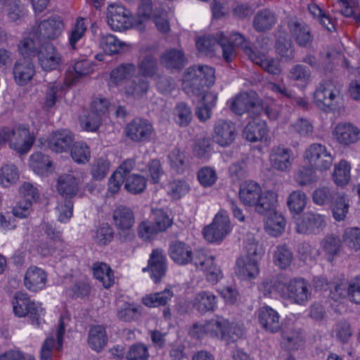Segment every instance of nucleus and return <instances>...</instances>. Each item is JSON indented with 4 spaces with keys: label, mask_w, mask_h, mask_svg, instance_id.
Returning a JSON list of instances; mask_svg holds the SVG:
<instances>
[{
    "label": "nucleus",
    "mask_w": 360,
    "mask_h": 360,
    "mask_svg": "<svg viewBox=\"0 0 360 360\" xmlns=\"http://www.w3.org/2000/svg\"><path fill=\"white\" fill-rule=\"evenodd\" d=\"M239 197L245 205L254 206L255 211L260 214L272 212L276 203V195L274 192H262L260 186L252 181L241 185Z\"/></svg>",
    "instance_id": "f257e3e1"
},
{
    "label": "nucleus",
    "mask_w": 360,
    "mask_h": 360,
    "mask_svg": "<svg viewBox=\"0 0 360 360\" xmlns=\"http://www.w3.org/2000/svg\"><path fill=\"white\" fill-rule=\"evenodd\" d=\"M214 70L208 65H193L186 70L183 76L184 88L197 96L215 82Z\"/></svg>",
    "instance_id": "f03ea898"
},
{
    "label": "nucleus",
    "mask_w": 360,
    "mask_h": 360,
    "mask_svg": "<svg viewBox=\"0 0 360 360\" xmlns=\"http://www.w3.org/2000/svg\"><path fill=\"white\" fill-rule=\"evenodd\" d=\"M34 136L24 125H18L10 129L3 128L0 130V145L8 142L10 148L20 154L27 153L34 143Z\"/></svg>",
    "instance_id": "7ed1b4c3"
},
{
    "label": "nucleus",
    "mask_w": 360,
    "mask_h": 360,
    "mask_svg": "<svg viewBox=\"0 0 360 360\" xmlns=\"http://www.w3.org/2000/svg\"><path fill=\"white\" fill-rule=\"evenodd\" d=\"M281 278V275L278 277L274 285L282 296L288 297L298 304H304L309 301L311 297L310 286L304 279L295 278L285 283Z\"/></svg>",
    "instance_id": "20e7f679"
},
{
    "label": "nucleus",
    "mask_w": 360,
    "mask_h": 360,
    "mask_svg": "<svg viewBox=\"0 0 360 360\" xmlns=\"http://www.w3.org/2000/svg\"><path fill=\"white\" fill-rule=\"evenodd\" d=\"M12 304L13 312L16 316L19 317L29 316L33 324L40 326L43 321L41 316L44 310L39 305L32 301L26 292H16Z\"/></svg>",
    "instance_id": "39448f33"
},
{
    "label": "nucleus",
    "mask_w": 360,
    "mask_h": 360,
    "mask_svg": "<svg viewBox=\"0 0 360 360\" xmlns=\"http://www.w3.org/2000/svg\"><path fill=\"white\" fill-rule=\"evenodd\" d=\"M198 50L206 56H211L217 48L222 50L223 58L226 62H230L233 58V49L229 44H226V37L222 32L217 33L216 37L204 36L196 41Z\"/></svg>",
    "instance_id": "423d86ee"
},
{
    "label": "nucleus",
    "mask_w": 360,
    "mask_h": 360,
    "mask_svg": "<svg viewBox=\"0 0 360 360\" xmlns=\"http://www.w3.org/2000/svg\"><path fill=\"white\" fill-rule=\"evenodd\" d=\"M340 90L332 80L321 82L314 94V102L321 110L329 112L337 107Z\"/></svg>",
    "instance_id": "0eeeda50"
},
{
    "label": "nucleus",
    "mask_w": 360,
    "mask_h": 360,
    "mask_svg": "<svg viewBox=\"0 0 360 360\" xmlns=\"http://www.w3.org/2000/svg\"><path fill=\"white\" fill-rule=\"evenodd\" d=\"M231 110L237 115L248 112L257 117L263 112L264 106L262 100L255 92H244L238 94L231 102Z\"/></svg>",
    "instance_id": "6e6552de"
},
{
    "label": "nucleus",
    "mask_w": 360,
    "mask_h": 360,
    "mask_svg": "<svg viewBox=\"0 0 360 360\" xmlns=\"http://www.w3.org/2000/svg\"><path fill=\"white\" fill-rule=\"evenodd\" d=\"M112 219L120 240L122 242L132 240L134 236L132 229L134 216L132 210L126 206L120 205L114 210Z\"/></svg>",
    "instance_id": "1a4fd4ad"
},
{
    "label": "nucleus",
    "mask_w": 360,
    "mask_h": 360,
    "mask_svg": "<svg viewBox=\"0 0 360 360\" xmlns=\"http://www.w3.org/2000/svg\"><path fill=\"white\" fill-rule=\"evenodd\" d=\"M304 157L314 169L326 171L333 162V157L326 147L321 143H312L304 151Z\"/></svg>",
    "instance_id": "9d476101"
},
{
    "label": "nucleus",
    "mask_w": 360,
    "mask_h": 360,
    "mask_svg": "<svg viewBox=\"0 0 360 360\" xmlns=\"http://www.w3.org/2000/svg\"><path fill=\"white\" fill-rule=\"evenodd\" d=\"M229 217L225 211H220L216 215L211 224L203 229V236L210 243L221 241L230 231Z\"/></svg>",
    "instance_id": "9b49d317"
},
{
    "label": "nucleus",
    "mask_w": 360,
    "mask_h": 360,
    "mask_svg": "<svg viewBox=\"0 0 360 360\" xmlns=\"http://www.w3.org/2000/svg\"><path fill=\"white\" fill-rule=\"evenodd\" d=\"M154 129L151 122L146 119L136 118L128 123L124 129L127 138L136 143L150 141Z\"/></svg>",
    "instance_id": "f8f14e48"
},
{
    "label": "nucleus",
    "mask_w": 360,
    "mask_h": 360,
    "mask_svg": "<svg viewBox=\"0 0 360 360\" xmlns=\"http://www.w3.org/2000/svg\"><path fill=\"white\" fill-rule=\"evenodd\" d=\"M64 29L63 18L57 15L41 21L37 29L34 31L39 42L53 40L58 38Z\"/></svg>",
    "instance_id": "ddd939ff"
},
{
    "label": "nucleus",
    "mask_w": 360,
    "mask_h": 360,
    "mask_svg": "<svg viewBox=\"0 0 360 360\" xmlns=\"http://www.w3.org/2000/svg\"><path fill=\"white\" fill-rule=\"evenodd\" d=\"M287 27L295 41L301 47H310L314 40L309 27L296 16L288 18Z\"/></svg>",
    "instance_id": "4468645a"
},
{
    "label": "nucleus",
    "mask_w": 360,
    "mask_h": 360,
    "mask_svg": "<svg viewBox=\"0 0 360 360\" xmlns=\"http://www.w3.org/2000/svg\"><path fill=\"white\" fill-rule=\"evenodd\" d=\"M326 226V222L323 215L314 212H307L297 219L296 231L302 234H318Z\"/></svg>",
    "instance_id": "2eb2a0df"
},
{
    "label": "nucleus",
    "mask_w": 360,
    "mask_h": 360,
    "mask_svg": "<svg viewBox=\"0 0 360 360\" xmlns=\"http://www.w3.org/2000/svg\"><path fill=\"white\" fill-rule=\"evenodd\" d=\"M194 265L204 272L206 280L213 285L223 276L221 270L215 264L213 256H208L202 252H196Z\"/></svg>",
    "instance_id": "dca6fc26"
},
{
    "label": "nucleus",
    "mask_w": 360,
    "mask_h": 360,
    "mask_svg": "<svg viewBox=\"0 0 360 360\" xmlns=\"http://www.w3.org/2000/svg\"><path fill=\"white\" fill-rule=\"evenodd\" d=\"M39 63L45 71L58 69L62 61L60 53L49 42H44L39 47L37 52Z\"/></svg>",
    "instance_id": "f3484780"
},
{
    "label": "nucleus",
    "mask_w": 360,
    "mask_h": 360,
    "mask_svg": "<svg viewBox=\"0 0 360 360\" xmlns=\"http://www.w3.org/2000/svg\"><path fill=\"white\" fill-rule=\"evenodd\" d=\"M269 160L275 170L288 172L293 162V153L291 149L282 145L276 146L271 149Z\"/></svg>",
    "instance_id": "a211bd4d"
},
{
    "label": "nucleus",
    "mask_w": 360,
    "mask_h": 360,
    "mask_svg": "<svg viewBox=\"0 0 360 360\" xmlns=\"http://www.w3.org/2000/svg\"><path fill=\"white\" fill-rule=\"evenodd\" d=\"M106 15L108 23L114 30H124L129 28L132 25L129 12L120 5H110L107 9Z\"/></svg>",
    "instance_id": "6ab92c4d"
},
{
    "label": "nucleus",
    "mask_w": 360,
    "mask_h": 360,
    "mask_svg": "<svg viewBox=\"0 0 360 360\" xmlns=\"http://www.w3.org/2000/svg\"><path fill=\"white\" fill-rule=\"evenodd\" d=\"M306 333L297 326L285 328L281 334V346L285 349L292 352L300 349L305 343Z\"/></svg>",
    "instance_id": "aec40b11"
},
{
    "label": "nucleus",
    "mask_w": 360,
    "mask_h": 360,
    "mask_svg": "<svg viewBox=\"0 0 360 360\" xmlns=\"http://www.w3.org/2000/svg\"><path fill=\"white\" fill-rule=\"evenodd\" d=\"M244 53L255 64L273 75H279L282 69L280 63L274 58L266 57L264 53L256 52L252 47L245 46Z\"/></svg>",
    "instance_id": "412c9836"
},
{
    "label": "nucleus",
    "mask_w": 360,
    "mask_h": 360,
    "mask_svg": "<svg viewBox=\"0 0 360 360\" xmlns=\"http://www.w3.org/2000/svg\"><path fill=\"white\" fill-rule=\"evenodd\" d=\"M167 258L162 250H153L150 255L148 266L143 268V271H149L150 277L155 283L160 281L165 275L167 270Z\"/></svg>",
    "instance_id": "4be33fe9"
},
{
    "label": "nucleus",
    "mask_w": 360,
    "mask_h": 360,
    "mask_svg": "<svg viewBox=\"0 0 360 360\" xmlns=\"http://www.w3.org/2000/svg\"><path fill=\"white\" fill-rule=\"evenodd\" d=\"M237 135L235 124L231 121L219 120L214 127V140L221 146L232 143Z\"/></svg>",
    "instance_id": "5701e85b"
},
{
    "label": "nucleus",
    "mask_w": 360,
    "mask_h": 360,
    "mask_svg": "<svg viewBox=\"0 0 360 360\" xmlns=\"http://www.w3.org/2000/svg\"><path fill=\"white\" fill-rule=\"evenodd\" d=\"M169 255L179 265H186L191 262L194 264L195 255H193L191 248L184 242L172 241L169 245Z\"/></svg>",
    "instance_id": "b1692460"
},
{
    "label": "nucleus",
    "mask_w": 360,
    "mask_h": 360,
    "mask_svg": "<svg viewBox=\"0 0 360 360\" xmlns=\"http://www.w3.org/2000/svg\"><path fill=\"white\" fill-rule=\"evenodd\" d=\"M14 79L20 86L26 85L35 74V67L31 58L18 59L13 70Z\"/></svg>",
    "instance_id": "393cba45"
},
{
    "label": "nucleus",
    "mask_w": 360,
    "mask_h": 360,
    "mask_svg": "<svg viewBox=\"0 0 360 360\" xmlns=\"http://www.w3.org/2000/svg\"><path fill=\"white\" fill-rule=\"evenodd\" d=\"M73 141L72 133L65 129L53 132L47 139L48 147L56 153L68 151Z\"/></svg>",
    "instance_id": "a878e982"
},
{
    "label": "nucleus",
    "mask_w": 360,
    "mask_h": 360,
    "mask_svg": "<svg viewBox=\"0 0 360 360\" xmlns=\"http://www.w3.org/2000/svg\"><path fill=\"white\" fill-rule=\"evenodd\" d=\"M277 15L269 8L259 10L253 17L252 27L257 32L264 33L271 30L277 22Z\"/></svg>",
    "instance_id": "bb28decb"
},
{
    "label": "nucleus",
    "mask_w": 360,
    "mask_h": 360,
    "mask_svg": "<svg viewBox=\"0 0 360 360\" xmlns=\"http://www.w3.org/2000/svg\"><path fill=\"white\" fill-rule=\"evenodd\" d=\"M333 134L338 143L345 146L354 143L360 139V130L350 123L338 124Z\"/></svg>",
    "instance_id": "cd10ccee"
},
{
    "label": "nucleus",
    "mask_w": 360,
    "mask_h": 360,
    "mask_svg": "<svg viewBox=\"0 0 360 360\" xmlns=\"http://www.w3.org/2000/svg\"><path fill=\"white\" fill-rule=\"evenodd\" d=\"M160 62L167 69L180 71L187 63V59L181 50L170 49L160 55Z\"/></svg>",
    "instance_id": "c85d7f7f"
},
{
    "label": "nucleus",
    "mask_w": 360,
    "mask_h": 360,
    "mask_svg": "<svg viewBox=\"0 0 360 360\" xmlns=\"http://www.w3.org/2000/svg\"><path fill=\"white\" fill-rule=\"evenodd\" d=\"M223 324L224 321L221 316H216L205 323H195L189 330V335L195 339H200L205 335L216 337L217 328L223 326Z\"/></svg>",
    "instance_id": "c756f323"
},
{
    "label": "nucleus",
    "mask_w": 360,
    "mask_h": 360,
    "mask_svg": "<svg viewBox=\"0 0 360 360\" xmlns=\"http://www.w3.org/2000/svg\"><path fill=\"white\" fill-rule=\"evenodd\" d=\"M56 188L65 200H71L79 191V180L71 174H63L58 178Z\"/></svg>",
    "instance_id": "7c9ffc66"
},
{
    "label": "nucleus",
    "mask_w": 360,
    "mask_h": 360,
    "mask_svg": "<svg viewBox=\"0 0 360 360\" xmlns=\"http://www.w3.org/2000/svg\"><path fill=\"white\" fill-rule=\"evenodd\" d=\"M258 319L262 327L267 332L274 333L281 329L279 314L270 307L265 306L259 309Z\"/></svg>",
    "instance_id": "2f4dec72"
},
{
    "label": "nucleus",
    "mask_w": 360,
    "mask_h": 360,
    "mask_svg": "<svg viewBox=\"0 0 360 360\" xmlns=\"http://www.w3.org/2000/svg\"><path fill=\"white\" fill-rule=\"evenodd\" d=\"M46 281V273L41 268L32 266L25 273L24 285L29 290L37 292L44 288Z\"/></svg>",
    "instance_id": "473e14b6"
},
{
    "label": "nucleus",
    "mask_w": 360,
    "mask_h": 360,
    "mask_svg": "<svg viewBox=\"0 0 360 360\" xmlns=\"http://www.w3.org/2000/svg\"><path fill=\"white\" fill-rule=\"evenodd\" d=\"M235 272L241 279L255 278L259 274L257 259L250 257L238 259L236 263Z\"/></svg>",
    "instance_id": "72a5a7b5"
},
{
    "label": "nucleus",
    "mask_w": 360,
    "mask_h": 360,
    "mask_svg": "<svg viewBox=\"0 0 360 360\" xmlns=\"http://www.w3.org/2000/svg\"><path fill=\"white\" fill-rule=\"evenodd\" d=\"M224 324L223 326L217 329V335H221V339L226 342L227 344L235 342L241 338L244 334L243 328L238 323H230L229 321L224 318Z\"/></svg>",
    "instance_id": "f704fd0d"
},
{
    "label": "nucleus",
    "mask_w": 360,
    "mask_h": 360,
    "mask_svg": "<svg viewBox=\"0 0 360 360\" xmlns=\"http://www.w3.org/2000/svg\"><path fill=\"white\" fill-rule=\"evenodd\" d=\"M167 158L171 169L177 174H184L189 168V156L178 148L171 150Z\"/></svg>",
    "instance_id": "c9c22d12"
},
{
    "label": "nucleus",
    "mask_w": 360,
    "mask_h": 360,
    "mask_svg": "<svg viewBox=\"0 0 360 360\" xmlns=\"http://www.w3.org/2000/svg\"><path fill=\"white\" fill-rule=\"evenodd\" d=\"M266 135L267 129L265 122H257L256 120L249 122L243 133V137L250 142L261 141Z\"/></svg>",
    "instance_id": "e433bc0d"
},
{
    "label": "nucleus",
    "mask_w": 360,
    "mask_h": 360,
    "mask_svg": "<svg viewBox=\"0 0 360 360\" xmlns=\"http://www.w3.org/2000/svg\"><path fill=\"white\" fill-rule=\"evenodd\" d=\"M193 306L201 314L213 311L217 307V297L210 292L201 291L196 294Z\"/></svg>",
    "instance_id": "4c0bfd02"
},
{
    "label": "nucleus",
    "mask_w": 360,
    "mask_h": 360,
    "mask_svg": "<svg viewBox=\"0 0 360 360\" xmlns=\"http://www.w3.org/2000/svg\"><path fill=\"white\" fill-rule=\"evenodd\" d=\"M139 74L143 77H153L157 75L159 68L157 58L147 53L139 59L137 64Z\"/></svg>",
    "instance_id": "58836bf2"
},
{
    "label": "nucleus",
    "mask_w": 360,
    "mask_h": 360,
    "mask_svg": "<svg viewBox=\"0 0 360 360\" xmlns=\"http://www.w3.org/2000/svg\"><path fill=\"white\" fill-rule=\"evenodd\" d=\"M149 89V82L141 77H136L131 81L126 82L124 90L126 94L135 98H140L146 95Z\"/></svg>",
    "instance_id": "ea45409f"
},
{
    "label": "nucleus",
    "mask_w": 360,
    "mask_h": 360,
    "mask_svg": "<svg viewBox=\"0 0 360 360\" xmlns=\"http://www.w3.org/2000/svg\"><path fill=\"white\" fill-rule=\"evenodd\" d=\"M133 63H122L114 68L110 73V79L115 85H120L129 79L135 73Z\"/></svg>",
    "instance_id": "a19ab883"
},
{
    "label": "nucleus",
    "mask_w": 360,
    "mask_h": 360,
    "mask_svg": "<svg viewBox=\"0 0 360 360\" xmlns=\"http://www.w3.org/2000/svg\"><path fill=\"white\" fill-rule=\"evenodd\" d=\"M153 14V6L151 0H141L138 12L137 18L133 22L134 27L142 32L145 30V24L150 19Z\"/></svg>",
    "instance_id": "79ce46f5"
},
{
    "label": "nucleus",
    "mask_w": 360,
    "mask_h": 360,
    "mask_svg": "<svg viewBox=\"0 0 360 360\" xmlns=\"http://www.w3.org/2000/svg\"><path fill=\"white\" fill-rule=\"evenodd\" d=\"M88 343L92 349L97 352H101L107 343L105 328L101 326L91 328L89 333Z\"/></svg>",
    "instance_id": "37998d69"
},
{
    "label": "nucleus",
    "mask_w": 360,
    "mask_h": 360,
    "mask_svg": "<svg viewBox=\"0 0 360 360\" xmlns=\"http://www.w3.org/2000/svg\"><path fill=\"white\" fill-rule=\"evenodd\" d=\"M173 295L172 291L166 288L161 292L146 295L142 298V303L148 307L165 306Z\"/></svg>",
    "instance_id": "c03bdc74"
},
{
    "label": "nucleus",
    "mask_w": 360,
    "mask_h": 360,
    "mask_svg": "<svg viewBox=\"0 0 360 360\" xmlns=\"http://www.w3.org/2000/svg\"><path fill=\"white\" fill-rule=\"evenodd\" d=\"M349 204L347 195L344 193H337L333 199L332 212L335 220L343 221L348 212Z\"/></svg>",
    "instance_id": "a18cd8bd"
},
{
    "label": "nucleus",
    "mask_w": 360,
    "mask_h": 360,
    "mask_svg": "<svg viewBox=\"0 0 360 360\" xmlns=\"http://www.w3.org/2000/svg\"><path fill=\"white\" fill-rule=\"evenodd\" d=\"M94 275L95 278L103 283L105 288L112 285L115 281V276L112 270L105 263L94 264Z\"/></svg>",
    "instance_id": "49530a36"
},
{
    "label": "nucleus",
    "mask_w": 360,
    "mask_h": 360,
    "mask_svg": "<svg viewBox=\"0 0 360 360\" xmlns=\"http://www.w3.org/2000/svg\"><path fill=\"white\" fill-rule=\"evenodd\" d=\"M274 263L281 269L290 266L293 259L292 251L285 245H278L274 252Z\"/></svg>",
    "instance_id": "de8ad7c7"
},
{
    "label": "nucleus",
    "mask_w": 360,
    "mask_h": 360,
    "mask_svg": "<svg viewBox=\"0 0 360 360\" xmlns=\"http://www.w3.org/2000/svg\"><path fill=\"white\" fill-rule=\"evenodd\" d=\"M192 117L191 108L188 104L184 102L176 104L174 109V120L179 127H187L191 123Z\"/></svg>",
    "instance_id": "09e8293b"
},
{
    "label": "nucleus",
    "mask_w": 360,
    "mask_h": 360,
    "mask_svg": "<svg viewBox=\"0 0 360 360\" xmlns=\"http://www.w3.org/2000/svg\"><path fill=\"white\" fill-rule=\"evenodd\" d=\"M276 51L285 62L290 61L295 57V48L292 41L285 37H279L276 41Z\"/></svg>",
    "instance_id": "8fccbe9b"
},
{
    "label": "nucleus",
    "mask_w": 360,
    "mask_h": 360,
    "mask_svg": "<svg viewBox=\"0 0 360 360\" xmlns=\"http://www.w3.org/2000/svg\"><path fill=\"white\" fill-rule=\"evenodd\" d=\"M333 179L338 186H343L350 180V165L345 160H341L335 165Z\"/></svg>",
    "instance_id": "3c124183"
},
{
    "label": "nucleus",
    "mask_w": 360,
    "mask_h": 360,
    "mask_svg": "<svg viewBox=\"0 0 360 360\" xmlns=\"http://www.w3.org/2000/svg\"><path fill=\"white\" fill-rule=\"evenodd\" d=\"M100 45L103 51L110 55L119 53L123 46H126L124 42L120 41L111 34L101 35Z\"/></svg>",
    "instance_id": "603ef678"
},
{
    "label": "nucleus",
    "mask_w": 360,
    "mask_h": 360,
    "mask_svg": "<svg viewBox=\"0 0 360 360\" xmlns=\"http://www.w3.org/2000/svg\"><path fill=\"white\" fill-rule=\"evenodd\" d=\"M267 214H274V215L267 219L265 229L269 234L276 237L283 231L285 225V219L281 214L276 213L274 210Z\"/></svg>",
    "instance_id": "864d4df0"
},
{
    "label": "nucleus",
    "mask_w": 360,
    "mask_h": 360,
    "mask_svg": "<svg viewBox=\"0 0 360 360\" xmlns=\"http://www.w3.org/2000/svg\"><path fill=\"white\" fill-rule=\"evenodd\" d=\"M30 165L35 173L43 174L51 166V161L48 155L36 152L30 156Z\"/></svg>",
    "instance_id": "5fc2aeb1"
},
{
    "label": "nucleus",
    "mask_w": 360,
    "mask_h": 360,
    "mask_svg": "<svg viewBox=\"0 0 360 360\" xmlns=\"http://www.w3.org/2000/svg\"><path fill=\"white\" fill-rule=\"evenodd\" d=\"M307 204V196L301 191L292 192L288 198L287 205L289 210L295 214H300Z\"/></svg>",
    "instance_id": "6e6d98bb"
},
{
    "label": "nucleus",
    "mask_w": 360,
    "mask_h": 360,
    "mask_svg": "<svg viewBox=\"0 0 360 360\" xmlns=\"http://www.w3.org/2000/svg\"><path fill=\"white\" fill-rule=\"evenodd\" d=\"M44 42H39L37 37L33 32V38H26L20 41L18 45V50L23 56V58H30L37 53L39 47Z\"/></svg>",
    "instance_id": "4d7b16f0"
},
{
    "label": "nucleus",
    "mask_w": 360,
    "mask_h": 360,
    "mask_svg": "<svg viewBox=\"0 0 360 360\" xmlns=\"http://www.w3.org/2000/svg\"><path fill=\"white\" fill-rule=\"evenodd\" d=\"M147 184V179L140 174H131L127 177L124 188L132 194L142 193Z\"/></svg>",
    "instance_id": "13d9d810"
},
{
    "label": "nucleus",
    "mask_w": 360,
    "mask_h": 360,
    "mask_svg": "<svg viewBox=\"0 0 360 360\" xmlns=\"http://www.w3.org/2000/svg\"><path fill=\"white\" fill-rule=\"evenodd\" d=\"M19 179L18 168L13 165H5L0 169V184L8 187Z\"/></svg>",
    "instance_id": "bf43d9fd"
},
{
    "label": "nucleus",
    "mask_w": 360,
    "mask_h": 360,
    "mask_svg": "<svg viewBox=\"0 0 360 360\" xmlns=\"http://www.w3.org/2000/svg\"><path fill=\"white\" fill-rule=\"evenodd\" d=\"M70 154L72 160L79 164L88 162L91 157L89 146L83 142L75 143L71 148Z\"/></svg>",
    "instance_id": "052dcab7"
},
{
    "label": "nucleus",
    "mask_w": 360,
    "mask_h": 360,
    "mask_svg": "<svg viewBox=\"0 0 360 360\" xmlns=\"http://www.w3.org/2000/svg\"><path fill=\"white\" fill-rule=\"evenodd\" d=\"M342 240L349 248L356 252L360 250V228H347L344 231Z\"/></svg>",
    "instance_id": "680f3d73"
},
{
    "label": "nucleus",
    "mask_w": 360,
    "mask_h": 360,
    "mask_svg": "<svg viewBox=\"0 0 360 360\" xmlns=\"http://www.w3.org/2000/svg\"><path fill=\"white\" fill-rule=\"evenodd\" d=\"M349 283L345 279H338L330 283V297L335 301H339L348 295Z\"/></svg>",
    "instance_id": "e2e57ef3"
},
{
    "label": "nucleus",
    "mask_w": 360,
    "mask_h": 360,
    "mask_svg": "<svg viewBox=\"0 0 360 360\" xmlns=\"http://www.w3.org/2000/svg\"><path fill=\"white\" fill-rule=\"evenodd\" d=\"M152 217L156 229L160 232L166 231L172 224V219L161 209H152Z\"/></svg>",
    "instance_id": "0e129e2a"
},
{
    "label": "nucleus",
    "mask_w": 360,
    "mask_h": 360,
    "mask_svg": "<svg viewBox=\"0 0 360 360\" xmlns=\"http://www.w3.org/2000/svg\"><path fill=\"white\" fill-rule=\"evenodd\" d=\"M323 250L330 256L337 255L342 245V240L339 236L335 235L326 236L321 242Z\"/></svg>",
    "instance_id": "69168bd1"
},
{
    "label": "nucleus",
    "mask_w": 360,
    "mask_h": 360,
    "mask_svg": "<svg viewBox=\"0 0 360 360\" xmlns=\"http://www.w3.org/2000/svg\"><path fill=\"white\" fill-rule=\"evenodd\" d=\"M117 318L123 321L131 322L137 320L140 316L139 308L125 303L117 311Z\"/></svg>",
    "instance_id": "338daca9"
},
{
    "label": "nucleus",
    "mask_w": 360,
    "mask_h": 360,
    "mask_svg": "<svg viewBox=\"0 0 360 360\" xmlns=\"http://www.w3.org/2000/svg\"><path fill=\"white\" fill-rule=\"evenodd\" d=\"M148 350L143 344H135L130 347L126 354L127 360H148Z\"/></svg>",
    "instance_id": "774afa93"
}]
</instances>
